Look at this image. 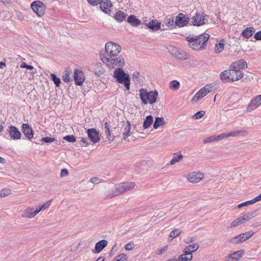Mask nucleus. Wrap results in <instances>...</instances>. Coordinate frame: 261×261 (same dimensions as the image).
<instances>
[{
  "instance_id": "nucleus-1",
  "label": "nucleus",
  "mask_w": 261,
  "mask_h": 261,
  "mask_svg": "<svg viewBox=\"0 0 261 261\" xmlns=\"http://www.w3.org/2000/svg\"><path fill=\"white\" fill-rule=\"evenodd\" d=\"M105 50L106 53L101 57V60L107 66L114 68L124 65V59L119 54L121 47L119 44L112 42H107L105 45Z\"/></svg>"
},
{
  "instance_id": "nucleus-2",
  "label": "nucleus",
  "mask_w": 261,
  "mask_h": 261,
  "mask_svg": "<svg viewBox=\"0 0 261 261\" xmlns=\"http://www.w3.org/2000/svg\"><path fill=\"white\" fill-rule=\"evenodd\" d=\"M209 38L210 35L204 33L194 37L191 35L188 36L186 37V40L188 42V45L191 48L196 50H200L205 48Z\"/></svg>"
},
{
  "instance_id": "nucleus-3",
  "label": "nucleus",
  "mask_w": 261,
  "mask_h": 261,
  "mask_svg": "<svg viewBox=\"0 0 261 261\" xmlns=\"http://www.w3.org/2000/svg\"><path fill=\"white\" fill-rule=\"evenodd\" d=\"M113 73V77L116 80V81L121 84L124 85L126 90H129L130 88V77L128 74L126 73L123 70L117 67Z\"/></svg>"
},
{
  "instance_id": "nucleus-4",
  "label": "nucleus",
  "mask_w": 261,
  "mask_h": 261,
  "mask_svg": "<svg viewBox=\"0 0 261 261\" xmlns=\"http://www.w3.org/2000/svg\"><path fill=\"white\" fill-rule=\"evenodd\" d=\"M135 186L134 182H122L116 186L115 190L112 191V193L108 196L109 198L118 196L127 191L132 190Z\"/></svg>"
},
{
  "instance_id": "nucleus-5",
  "label": "nucleus",
  "mask_w": 261,
  "mask_h": 261,
  "mask_svg": "<svg viewBox=\"0 0 261 261\" xmlns=\"http://www.w3.org/2000/svg\"><path fill=\"white\" fill-rule=\"evenodd\" d=\"M140 97L142 103L146 105L148 102L152 104L156 102L158 93L156 91H151L148 92L144 89L140 90Z\"/></svg>"
},
{
  "instance_id": "nucleus-6",
  "label": "nucleus",
  "mask_w": 261,
  "mask_h": 261,
  "mask_svg": "<svg viewBox=\"0 0 261 261\" xmlns=\"http://www.w3.org/2000/svg\"><path fill=\"white\" fill-rule=\"evenodd\" d=\"M169 53L177 60H183L189 58V54L176 47L171 46L169 48Z\"/></svg>"
},
{
  "instance_id": "nucleus-7",
  "label": "nucleus",
  "mask_w": 261,
  "mask_h": 261,
  "mask_svg": "<svg viewBox=\"0 0 261 261\" xmlns=\"http://www.w3.org/2000/svg\"><path fill=\"white\" fill-rule=\"evenodd\" d=\"M254 213L250 212L244 214L231 222L230 225V228L237 227L242 224L244 223L247 220L251 219L254 217Z\"/></svg>"
},
{
  "instance_id": "nucleus-8",
  "label": "nucleus",
  "mask_w": 261,
  "mask_h": 261,
  "mask_svg": "<svg viewBox=\"0 0 261 261\" xmlns=\"http://www.w3.org/2000/svg\"><path fill=\"white\" fill-rule=\"evenodd\" d=\"M31 7L34 12L39 17H41L44 14L45 6L42 2L40 1H34L32 3Z\"/></svg>"
},
{
  "instance_id": "nucleus-9",
  "label": "nucleus",
  "mask_w": 261,
  "mask_h": 261,
  "mask_svg": "<svg viewBox=\"0 0 261 261\" xmlns=\"http://www.w3.org/2000/svg\"><path fill=\"white\" fill-rule=\"evenodd\" d=\"M73 77L75 84L76 86H82L85 80V76L84 72L78 69L74 70Z\"/></svg>"
},
{
  "instance_id": "nucleus-10",
  "label": "nucleus",
  "mask_w": 261,
  "mask_h": 261,
  "mask_svg": "<svg viewBox=\"0 0 261 261\" xmlns=\"http://www.w3.org/2000/svg\"><path fill=\"white\" fill-rule=\"evenodd\" d=\"M191 22L195 26L203 25L205 23V16L203 15V13L197 12L195 15L192 17Z\"/></svg>"
},
{
  "instance_id": "nucleus-11",
  "label": "nucleus",
  "mask_w": 261,
  "mask_h": 261,
  "mask_svg": "<svg viewBox=\"0 0 261 261\" xmlns=\"http://www.w3.org/2000/svg\"><path fill=\"white\" fill-rule=\"evenodd\" d=\"M7 132L12 139L17 140L21 139V134L16 127L13 125L9 126Z\"/></svg>"
},
{
  "instance_id": "nucleus-12",
  "label": "nucleus",
  "mask_w": 261,
  "mask_h": 261,
  "mask_svg": "<svg viewBox=\"0 0 261 261\" xmlns=\"http://www.w3.org/2000/svg\"><path fill=\"white\" fill-rule=\"evenodd\" d=\"M189 21V18L188 17H187L183 13H179L175 18V25L182 27L186 25Z\"/></svg>"
},
{
  "instance_id": "nucleus-13",
  "label": "nucleus",
  "mask_w": 261,
  "mask_h": 261,
  "mask_svg": "<svg viewBox=\"0 0 261 261\" xmlns=\"http://www.w3.org/2000/svg\"><path fill=\"white\" fill-rule=\"evenodd\" d=\"M204 177L203 173L200 172H192L188 175V180L192 183H197Z\"/></svg>"
},
{
  "instance_id": "nucleus-14",
  "label": "nucleus",
  "mask_w": 261,
  "mask_h": 261,
  "mask_svg": "<svg viewBox=\"0 0 261 261\" xmlns=\"http://www.w3.org/2000/svg\"><path fill=\"white\" fill-rule=\"evenodd\" d=\"M260 105L261 101L259 100V98H258V96H256L251 99L248 104L247 107V111L249 112H251Z\"/></svg>"
},
{
  "instance_id": "nucleus-15",
  "label": "nucleus",
  "mask_w": 261,
  "mask_h": 261,
  "mask_svg": "<svg viewBox=\"0 0 261 261\" xmlns=\"http://www.w3.org/2000/svg\"><path fill=\"white\" fill-rule=\"evenodd\" d=\"M229 74L230 75V80L232 82L239 80L243 77L244 75L242 71L234 68L229 69Z\"/></svg>"
},
{
  "instance_id": "nucleus-16",
  "label": "nucleus",
  "mask_w": 261,
  "mask_h": 261,
  "mask_svg": "<svg viewBox=\"0 0 261 261\" xmlns=\"http://www.w3.org/2000/svg\"><path fill=\"white\" fill-rule=\"evenodd\" d=\"M100 4L101 10L106 14H110L111 12V8L113 6L112 3L109 0L101 1Z\"/></svg>"
},
{
  "instance_id": "nucleus-17",
  "label": "nucleus",
  "mask_w": 261,
  "mask_h": 261,
  "mask_svg": "<svg viewBox=\"0 0 261 261\" xmlns=\"http://www.w3.org/2000/svg\"><path fill=\"white\" fill-rule=\"evenodd\" d=\"M88 137L93 143H97L99 141V133L95 128H90L87 130Z\"/></svg>"
},
{
  "instance_id": "nucleus-18",
  "label": "nucleus",
  "mask_w": 261,
  "mask_h": 261,
  "mask_svg": "<svg viewBox=\"0 0 261 261\" xmlns=\"http://www.w3.org/2000/svg\"><path fill=\"white\" fill-rule=\"evenodd\" d=\"M38 214L37 209L34 208H28L22 214V217L25 218H32Z\"/></svg>"
},
{
  "instance_id": "nucleus-19",
  "label": "nucleus",
  "mask_w": 261,
  "mask_h": 261,
  "mask_svg": "<svg viewBox=\"0 0 261 261\" xmlns=\"http://www.w3.org/2000/svg\"><path fill=\"white\" fill-rule=\"evenodd\" d=\"M247 67V62L243 60H240L233 62L231 65V68L236 69L237 70L245 69Z\"/></svg>"
},
{
  "instance_id": "nucleus-20",
  "label": "nucleus",
  "mask_w": 261,
  "mask_h": 261,
  "mask_svg": "<svg viewBox=\"0 0 261 261\" xmlns=\"http://www.w3.org/2000/svg\"><path fill=\"white\" fill-rule=\"evenodd\" d=\"M22 131L28 139H31L33 137V130L28 124L23 123L22 124Z\"/></svg>"
},
{
  "instance_id": "nucleus-21",
  "label": "nucleus",
  "mask_w": 261,
  "mask_h": 261,
  "mask_svg": "<svg viewBox=\"0 0 261 261\" xmlns=\"http://www.w3.org/2000/svg\"><path fill=\"white\" fill-rule=\"evenodd\" d=\"M145 25L147 28L154 31H158L161 28V22L156 20H152L148 23H145Z\"/></svg>"
},
{
  "instance_id": "nucleus-22",
  "label": "nucleus",
  "mask_w": 261,
  "mask_h": 261,
  "mask_svg": "<svg viewBox=\"0 0 261 261\" xmlns=\"http://www.w3.org/2000/svg\"><path fill=\"white\" fill-rule=\"evenodd\" d=\"M206 95H207L206 91L204 89L201 88L193 96V97L192 99V102L193 103H195L197 102L199 99L203 98L204 96H205Z\"/></svg>"
},
{
  "instance_id": "nucleus-23",
  "label": "nucleus",
  "mask_w": 261,
  "mask_h": 261,
  "mask_svg": "<svg viewBox=\"0 0 261 261\" xmlns=\"http://www.w3.org/2000/svg\"><path fill=\"white\" fill-rule=\"evenodd\" d=\"M127 21L132 26L137 27L141 24V21L138 19L136 16L130 15L128 16Z\"/></svg>"
},
{
  "instance_id": "nucleus-24",
  "label": "nucleus",
  "mask_w": 261,
  "mask_h": 261,
  "mask_svg": "<svg viewBox=\"0 0 261 261\" xmlns=\"http://www.w3.org/2000/svg\"><path fill=\"white\" fill-rule=\"evenodd\" d=\"M254 33V29L253 28L247 27L241 32V35L244 38L248 39L253 35Z\"/></svg>"
},
{
  "instance_id": "nucleus-25",
  "label": "nucleus",
  "mask_w": 261,
  "mask_h": 261,
  "mask_svg": "<svg viewBox=\"0 0 261 261\" xmlns=\"http://www.w3.org/2000/svg\"><path fill=\"white\" fill-rule=\"evenodd\" d=\"M107 245V241L106 240H101L95 244V250L96 253H99Z\"/></svg>"
},
{
  "instance_id": "nucleus-26",
  "label": "nucleus",
  "mask_w": 261,
  "mask_h": 261,
  "mask_svg": "<svg viewBox=\"0 0 261 261\" xmlns=\"http://www.w3.org/2000/svg\"><path fill=\"white\" fill-rule=\"evenodd\" d=\"M126 14L123 11L119 10L114 15V19L118 22H122L126 18Z\"/></svg>"
},
{
  "instance_id": "nucleus-27",
  "label": "nucleus",
  "mask_w": 261,
  "mask_h": 261,
  "mask_svg": "<svg viewBox=\"0 0 261 261\" xmlns=\"http://www.w3.org/2000/svg\"><path fill=\"white\" fill-rule=\"evenodd\" d=\"M199 245L197 243H194L186 247L183 250V252H188L192 254L196 251L199 248Z\"/></svg>"
},
{
  "instance_id": "nucleus-28",
  "label": "nucleus",
  "mask_w": 261,
  "mask_h": 261,
  "mask_svg": "<svg viewBox=\"0 0 261 261\" xmlns=\"http://www.w3.org/2000/svg\"><path fill=\"white\" fill-rule=\"evenodd\" d=\"M253 232L252 231H249L247 232L241 233L238 235L239 238V240L241 243L245 241L246 240H248L251 238V237L253 235Z\"/></svg>"
},
{
  "instance_id": "nucleus-29",
  "label": "nucleus",
  "mask_w": 261,
  "mask_h": 261,
  "mask_svg": "<svg viewBox=\"0 0 261 261\" xmlns=\"http://www.w3.org/2000/svg\"><path fill=\"white\" fill-rule=\"evenodd\" d=\"M229 70H225L220 74V79L223 82L231 81L230 75H229Z\"/></svg>"
},
{
  "instance_id": "nucleus-30",
  "label": "nucleus",
  "mask_w": 261,
  "mask_h": 261,
  "mask_svg": "<svg viewBox=\"0 0 261 261\" xmlns=\"http://www.w3.org/2000/svg\"><path fill=\"white\" fill-rule=\"evenodd\" d=\"M193 258V255L191 253H188V252H184V253L180 255L178 259V261H191Z\"/></svg>"
},
{
  "instance_id": "nucleus-31",
  "label": "nucleus",
  "mask_w": 261,
  "mask_h": 261,
  "mask_svg": "<svg viewBox=\"0 0 261 261\" xmlns=\"http://www.w3.org/2000/svg\"><path fill=\"white\" fill-rule=\"evenodd\" d=\"M124 124L125 125L124 131L123 133V139L124 140H126V138L130 136V124L128 121L124 122Z\"/></svg>"
},
{
  "instance_id": "nucleus-32",
  "label": "nucleus",
  "mask_w": 261,
  "mask_h": 261,
  "mask_svg": "<svg viewBox=\"0 0 261 261\" xmlns=\"http://www.w3.org/2000/svg\"><path fill=\"white\" fill-rule=\"evenodd\" d=\"M105 72V69L102 67L101 63H97L94 69V73L98 76H100Z\"/></svg>"
},
{
  "instance_id": "nucleus-33",
  "label": "nucleus",
  "mask_w": 261,
  "mask_h": 261,
  "mask_svg": "<svg viewBox=\"0 0 261 261\" xmlns=\"http://www.w3.org/2000/svg\"><path fill=\"white\" fill-rule=\"evenodd\" d=\"M103 128L105 129V133L107 136V139L109 141L112 142L114 141V138L111 139V135L110 129V126L107 122H106L103 124Z\"/></svg>"
},
{
  "instance_id": "nucleus-34",
  "label": "nucleus",
  "mask_w": 261,
  "mask_h": 261,
  "mask_svg": "<svg viewBox=\"0 0 261 261\" xmlns=\"http://www.w3.org/2000/svg\"><path fill=\"white\" fill-rule=\"evenodd\" d=\"M243 253L244 251L243 250H238L230 254L228 257L230 259L235 260V261H238L242 256Z\"/></svg>"
},
{
  "instance_id": "nucleus-35",
  "label": "nucleus",
  "mask_w": 261,
  "mask_h": 261,
  "mask_svg": "<svg viewBox=\"0 0 261 261\" xmlns=\"http://www.w3.org/2000/svg\"><path fill=\"white\" fill-rule=\"evenodd\" d=\"M153 122V117L151 115L146 116L143 122V127L144 129L149 128Z\"/></svg>"
},
{
  "instance_id": "nucleus-36",
  "label": "nucleus",
  "mask_w": 261,
  "mask_h": 261,
  "mask_svg": "<svg viewBox=\"0 0 261 261\" xmlns=\"http://www.w3.org/2000/svg\"><path fill=\"white\" fill-rule=\"evenodd\" d=\"M174 17L172 15L166 17L165 20L166 25L168 27L173 28L175 25V20H174Z\"/></svg>"
},
{
  "instance_id": "nucleus-37",
  "label": "nucleus",
  "mask_w": 261,
  "mask_h": 261,
  "mask_svg": "<svg viewBox=\"0 0 261 261\" xmlns=\"http://www.w3.org/2000/svg\"><path fill=\"white\" fill-rule=\"evenodd\" d=\"M164 123L165 121L163 117H156L155 118L153 123V128L156 129L158 127L163 126Z\"/></svg>"
},
{
  "instance_id": "nucleus-38",
  "label": "nucleus",
  "mask_w": 261,
  "mask_h": 261,
  "mask_svg": "<svg viewBox=\"0 0 261 261\" xmlns=\"http://www.w3.org/2000/svg\"><path fill=\"white\" fill-rule=\"evenodd\" d=\"M240 134H243V135L246 134V131L236 130L231 131L230 132H227V135L228 137H234L238 136Z\"/></svg>"
},
{
  "instance_id": "nucleus-39",
  "label": "nucleus",
  "mask_w": 261,
  "mask_h": 261,
  "mask_svg": "<svg viewBox=\"0 0 261 261\" xmlns=\"http://www.w3.org/2000/svg\"><path fill=\"white\" fill-rule=\"evenodd\" d=\"M224 48V44L221 42L216 43L214 48L215 52L217 54L222 52Z\"/></svg>"
},
{
  "instance_id": "nucleus-40",
  "label": "nucleus",
  "mask_w": 261,
  "mask_h": 261,
  "mask_svg": "<svg viewBox=\"0 0 261 261\" xmlns=\"http://www.w3.org/2000/svg\"><path fill=\"white\" fill-rule=\"evenodd\" d=\"M183 158L182 155L180 153L179 154H175L172 160L170 162V164L172 165L177 162H179Z\"/></svg>"
},
{
  "instance_id": "nucleus-41",
  "label": "nucleus",
  "mask_w": 261,
  "mask_h": 261,
  "mask_svg": "<svg viewBox=\"0 0 261 261\" xmlns=\"http://www.w3.org/2000/svg\"><path fill=\"white\" fill-rule=\"evenodd\" d=\"M179 82L176 80L172 81L169 83V88L172 90H177L179 88Z\"/></svg>"
},
{
  "instance_id": "nucleus-42",
  "label": "nucleus",
  "mask_w": 261,
  "mask_h": 261,
  "mask_svg": "<svg viewBox=\"0 0 261 261\" xmlns=\"http://www.w3.org/2000/svg\"><path fill=\"white\" fill-rule=\"evenodd\" d=\"M70 70L67 69L65 71V73L62 76L63 80L64 81V82L69 83L71 81V78L70 77Z\"/></svg>"
},
{
  "instance_id": "nucleus-43",
  "label": "nucleus",
  "mask_w": 261,
  "mask_h": 261,
  "mask_svg": "<svg viewBox=\"0 0 261 261\" xmlns=\"http://www.w3.org/2000/svg\"><path fill=\"white\" fill-rule=\"evenodd\" d=\"M50 76L51 77V80L54 82L55 86L57 87H59L60 86L61 83V80L59 77H57V75L55 73H51Z\"/></svg>"
},
{
  "instance_id": "nucleus-44",
  "label": "nucleus",
  "mask_w": 261,
  "mask_h": 261,
  "mask_svg": "<svg viewBox=\"0 0 261 261\" xmlns=\"http://www.w3.org/2000/svg\"><path fill=\"white\" fill-rule=\"evenodd\" d=\"M51 201V200L47 201L45 203L36 208L37 210L38 211V213H39L41 211H43L47 208L50 205Z\"/></svg>"
},
{
  "instance_id": "nucleus-45",
  "label": "nucleus",
  "mask_w": 261,
  "mask_h": 261,
  "mask_svg": "<svg viewBox=\"0 0 261 261\" xmlns=\"http://www.w3.org/2000/svg\"><path fill=\"white\" fill-rule=\"evenodd\" d=\"M181 232V231L179 229H175L170 233L169 237L172 239L175 238L178 236L180 234Z\"/></svg>"
},
{
  "instance_id": "nucleus-46",
  "label": "nucleus",
  "mask_w": 261,
  "mask_h": 261,
  "mask_svg": "<svg viewBox=\"0 0 261 261\" xmlns=\"http://www.w3.org/2000/svg\"><path fill=\"white\" fill-rule=\"evenodd\" d=\"M127 257L125 254H120L117 255L113 261H127Z\"/></svg>"
},
{
  "instance_id": "nucleus-47",
  "label": "nucleus",
  "mask_w": 261,
  "mask_h": 261,
  "mask_svg": "<svg viewBox=\"0 0 261 261\" xmlns=\"http://www.w3.org/2000/svg\"><path fill=\"white\" fill-rule=\"evenodd\" d=\"M205 112L204 111H200L196 113H195L193 116V118L195 119H199L200 118H202L204 115L205 114Z\"/></svg>"
},
{
  "instance_id": "nucleus-48",
  "label": "nucleus",
  "mask_w": 261,
  "mask_h": 261,
  "mask_svg": "<svg viewBox=\"0 0 261 261\" xmlns=\"http://www.w3.org/2000/svg\"><path fill=\"white\" fill-rule=\"evenodd\" d=\"M11 194V190L9 189H3L0 192V197H4Z\"/></svg>"
},
{
  "instance_id": "nucleus-49",
  "label": "nucleus",
  "mask_w": 261,
  "mask_h": 261,
  "mask_svg": "<svg viewBox=\"0 0 261 261\" xmlns=\"http://www.w3.org/2000/svg\"><path fill=\"white\" fill-rule=\"evenodd\" d=\"M203 143L207 144L209 143H212L214 141H217L216 136H212L209 137H207L203 140Z\"/></svg>"
},
{
  "instance_id": "nucleus-50",
  "label": "nucleus",
  "mask_w": 261,
  "mask_h": 261,
  "mask_svg": "<svg viewBox=\"0 0 261 261\" xmlns=\"http://www.w3.org/2000/svg\"><path fill=\"white\" fill-rule=\"evenodd\" d=\"M64 139L68 142H74L76 141L75 138L73 135H67L64 137Z\"/></svg>"
},
{
  "instance_id": "nucleus-51",
  "label": "nucleus",
  "mask_w": 261,
  "mask_h": 261,
  "mask_svg": "<svg viewBox=\"0 0 261 261\" xmlns=\"http://www.w3.org/2000/svg\"><path fill=\"white\" fill-rule=\"evenodd\" d=\"M89 181L94 184H98L99 183L102 182V180L97 177H93L90 178Z\"/></svg>"
},
{
  "instance_id": "nucleus-52",
  "label": "nucleus",
  "mask_w": 261,
  "mask_h": 261,
  "mask_svg": "<svg viewBox=\"0 0 261 261\" xmlns=\"http://www.w3.org/2000/svg\"><path fill=\"white\" fill-rule=\"evenodd\" d=\"M87 2L92 6H97L101 2L102 0H87Z\"/></svg>"
},
{
  "instance_id": "nucleus-53",
  "label": "nucleus",
  "mask_w": 261,
  "mask_h": 261,
  "mask_svg": "<svg viewBox=\"0 0 261 261\" xmlns=\"http://www.w3.org/2000/svg\"><path fill=\"white\" fill-rule=\"evenodd\" d=\"M55 138H50V137H43L41 139V141L42 142H45V143H50L54 141Z\"/></svg>"
},
{
  "instance_id": "nucleus-54",
  "label": "nucleus",
  "mask_w": 261,
  "mask_h": 261,
  "mask_svg": "<svg viewBox=\"0 0 261 261\" xmlns=\"http://www.w3.org/2000/svg\"><path fill=\"white\" fill-rule=\"evenodd\" d=\"M229 242L231 243H233V244H240L241 243V241L239 240V238L238 235L236 237H233L232 239H231L230 240Z\"/></svg>"
},
{
  "instance_id": "nucleus-55",
  "label": "nucleus",
  "mask_w": 261,
  "mask_h": 261,
  "mask_svg": "<svg viewBox=\"0 0 261 261\" xmlns=\"http://www.w3.org/2000/svg\"><path fill=\"white\" fill-rule=\"evenodd\" d=\"M217 141L222 140L225 138H228L227 133L221 134L218 136H216Z\"/></svg>"
},
{
  "instance_id": "nucleus-56",
  "label": "nucleus",
  "mask_w": 261,
  "mask_h": 261,
  "mask_svg": "<svg viewBox=\"0 0 261 261\" xmlns=\"http://www.w3.org/2000/svg\"><path fill=\"white\" fill-rule=\"evenodd\" d=\"M21 68H27L28 69L32 70L34 69L33 66L27 65L25 63L22 62L20 66Z\"/></svg>"
},
{
  "instance_id": "nucleus-57",
  "label": "nucleus",
  "mask_w": 261,
  "mask_h": 261,
  "mask_svg": "<svg viewBox=\"0 0 261 261\" xmlns=\"http://www.w3.org/2000/svg\"><path fill=\"white\" fill-rule=\"evenodd\" d=\"M203 89L205 90V91L206 92V94H207L210 92L212 91L213 90V87L210 85H207L205 86H204Z\"/></svg>"
},
{
  "instance_id": "nucleus-58",
  "label": "nucleus",
  "mask_w": 261,
  "mask_h": 261,
  "mask_svg": "<svg viewBox=\"0 0 261 261\" xmlns=\"http://www.w3.org/2000/svg\"><path fill=\"white\" fill-rule=\"evenodd\" d=\"M68 175V171L66 169H62L61 171L60 176L61 177L67 176Z\"/></svg>"
},
{
  "instance_id": "nucleus-59",
  "label": "nucleus",
  "mask_w": 261,
  "mask_h": 261,
  "mask_svg": "<svg viewBox=\"0 0 261 261\" xmlns=\"http://www.w3.org/2000/svg\"><path fill=\"white\" fill-rule=\"evenodd\" d=\"M124 248L126 250H130L134 248V245L132 243H128L126 245H125Z\"/></svg>"
},
{
  "instance_id": "nucleus-60",
  "label": "nucleus",
  "mask_w": 261,
  "mask_h": 261,
  "mask_svg": "<svg viewBox=\"0 0 261 261\" xmlns=\"http://www.w3.org/2000/svg\"><path fill=\"white\" fill-rule=\"evenodd\" d=\"M254 38L256 40H261V31L256 32L254 35Z\"/></svg>"
},
{
  "instance_id": "nucleus-61",
  "label": "nucleus",
  "mask_w": 261,
  "mask_h": 261,
  "mask_svg": "<svg viewBox=\"0 0 261 261\" xmlns=\"http://www.w3.org/2000/svg\"><path fill=\"white\" fill-rule=\"evenodd\" d=\"M167 250V247H163V248L162 249H160L159 250H158V252H157V254L158 255H161L162 254V253H164L165 252H166Z\"/></svg>"
},
{
  "instance_id": "nucleus-62",
  "label": "nucleus",
  "mask_w": 261,
  "mask_h": 261,
  "mask_svg": "<svg viewBox=\"0 0 261 261\" xmlns=\"http://www.w3.org/2000/svg\"><path fill=\"white\" fill-rule=\"evenodd\" d=\"M139 76V73L138 72H137V73H135L133 74L132 78L134 81L136 80V81H138Z\"/></svg>"
},
{
  "instance_id": "nucleus-63",
  "label": "nucleus",
  "mask_w": 261,
  "mask_h": 261,
  "mask_svg": "<svg viewBox=\"0 0 261 261\" xmlns=\"http://www.w3.org/2000/svg\"><path fill=\"white\" fill-rule=\"evenodd\" d=\"M195 237H191V238H188L186 241V243H192L194 241H195Z\"/></svg>"
},
{
  "instance_id": "nucleus-64",
  "label": "nucleus",
  "mask_w": 261,
  "mask_h": 261,
  "mask_svg": "<svg viewBox=\"0 0 261 261\" xmlns=\"http://www.w3.org/2000/svg\"><path fill=\"white\" fill-rule=\"evenodd\" d=\"M81 142L82 143V144L85 145V146H87L88 143L87 139L82 138L81 140Z\"/></svg>"
}]
</instances>
